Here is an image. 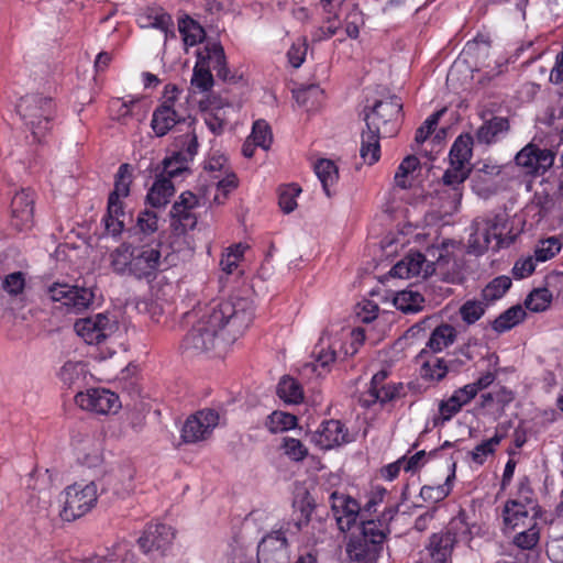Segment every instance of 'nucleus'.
<instances>
[{"label":"nucleus","instance_id":"nucleus-51","mask_svg":"<svg viewBox=\"0 0 563 563\" xmlns=\"http://www.w3.org/2000/svg\"><path fill=\"white\" fill-rule=\"evenodd\" d=\"M301 192V188L296 184L282 186L278 190V203L285 213L292 212L297 207L296 197Z\"/></svg>","mask_w":563,"mask_h":563},{"label":"nucleus","instance_id":"nucleus-39","mask_svg":"<svg viewBox=\"0 0 563 563\" xmlns=\"http://www.w3.org/2000/svg\"><path fill=\"white\" fill-rule=\"evenodd\" d=\"M509 129L508 120L500 117H494L483 123L477 130V141L485 144H490L495 141L499 133L506 132Z\"/></svg>","mask_w":563,"mask_h":563},{"label":"nucleus","instance_id":"nucleus-34","mask_svg":"<svg viewBox=\"0 0 563 563\" xmlns=\"http://www.w3.org/2000/svg\"><path fill=\"white\" fill-rule=\"evenodd\" d=\"M393 302L398 310L415 313L423 309L424 298L418 290L405 289L395 295Z\"/></svg>","mask_w":563,"mask_h":563},{"label":"nucleus","instance_id":"nucleus-54","mask_svg":"<svg viewBox=\"0 0 563 563\" xmlns=\"http://www.w3.org/2000/svg\"><path fill=\"white\" fill-rule=\"evenodd\" d=\"M214 179H218L217 181V189L222 192V199L219 195H216L214 202L217 203H223L224 199L228 197V194L236 188L238 186V178L234 173L224 170L221 175H216L213 177Z\"/></svg>","mask_w":563,"mask_h":563},{"label":"nucleus","instance_id":"nucleus-48","mask_svg":"<svg viewBox=\"0 0 563 563\" xmlns=\"http://www.w3.org/2000/svg\"><path fill=\"white\" fill-rule=\"evenodd\" d=\"M552 301V294L548 288L533 289L525 300V307L532 312L545 311Z\"/></svg>","mask_w":563,"mask_h":563},{"label":"nucleus","instance_id":"nucleus-31","mask_svg":"<svg viewBox=\"0 0 563 563\" xmlns=\"http://www.w3.org/2000/svg\"><path fill=\"white\" fill-rule=\"evenodd\" d=\"M175 188L172 180L165 177H157L152 188L147 192L146 200L154 208H161L168 203L174 195Z\"/></svg>","mask_w":563,"mask_h":563},{"label":"nucleus","instance_id":"nucleus-8","mask_svg":"<svg viewBox=\"0 0 563 563\" xmlns=\"http://www.w3.org/2000/svg\"><path fill=\"white\" fill-rule=\"evenodd\" d=\"M402 103L393 96L386 100H378L368 109L365 108L364 122L366 128L378 130L383 136L389 137L398 131V119L401 117Z\"/></svg>","mask_w":563,"mask_h":563},{"label":"nucleus","instance_id":"nucleus-58","mask_svg":"<svg viewBox=\"0 0 563 563\" xmlns=\"http://www.w3.org/2000/svg\"><path fill=\"white\" fill-rule=\"evenodd\" d=\"M25 287V274L23 272H13L7 275L2 280V288L10 296H18L23 292Z\"/></svg>","mask_w":563,"mask_h":563},{"label":"nucleus","instance_id":"nucleus-52","mask_svg":"<svg viewBox=\"0 0 563 563\" xmlns=\"http://www.w3.org/2000/svg\"><path fill=\"white\" fill-rule=\"evenodd\" d=\"M449 109L446 107L431 114L416 131L415 142L422 144L427 141L430 134L435 130L441 118L446 114Z\"/></svg>","mask_w":563,"mask_h":563},{"label":"nucleus","instance_id":"nucleus-12","mask_svg":"<svg viewBox=\"0 0 563 563\" xmlns=\"http://www.w3.org/2000/svg\"><path fill=\"white\" fill-rule=\"evenodd\" d=\"M175 97H167L153 111L151 128L157 137L165 136L169 131L176 128L179 132L184 131L183 126L195 124L196 119L191 115H180L174 108Z\"/></svg>","mask_w":563,"mask_h":563},{"label":"nucleus","instance_id":"nucleus-6","mask_svg":"<svg viewBox=\"0 0 563 563\" xmlns=\"http://www.w3.org/2000/svg\"><path fill=\"white\" fill-rule=\"evenodd\" d=\"M217 71V76L223 81H235V76L230 75L227 68V59L223 47L219 43H213L205 48V53H198V60L194 67L191 85L201 92L209 91L213 86V77L210 67Z\"/></svg>","mask_w":563,"mask_h":563},{"label":"nucleus","instance_id":"nucleus-26","mask_svg":"<svg viewBox=\"0 0 563 563\" xmlns=\"http://www.w3.org/2000/svg\"><path fill=\"white\" fill-rule=\"evenodd\" d=\"M158 219L154 211L144 210L139 213L136 224L131 229L133 243H151V240H157L155 233L158 229Z\"/></svg>","mask_w":563,"mask_h":563},{"label":"nucleus","instance_id":"nucleus-24","mask_svg":"<svg viewBox=\"0 0 563 563\" xmlns=\"http://www.w3.org/2000/svg\"><path fill=\"white\" fill-rule=\"evenodd\" d=\"M439 351H431L427 345L416 356V363L420 366V376L424 379H442L448 372L443 358L435 356Z\"/></svg>","mask_w":563,"mask_h":563},{"label":"nucleus","instance_id":"nucleus-1","mask_svg":"<svg viewBox=\"0 0 563 563\" xmlns=\"http://www.w3.org/2000/svg\"><path fill=\"white\" fill-rule=\"evenodd\" d=\"M253 302L249 298L230 297L207 306L183 340V349L192 355L208 353L220 340L234 341L252 323Z\"/></svg>","mask_w":563,"mask_h":563},{"label":"nucleus","instance_id":"nucleus-41","mask_svg":"<svg viewBox=\"0 0 563 563\" xmlns=\"http://www.w3.org/2000/svg\"><path fill=\"white\" fill-rule=\"evenodd\" d=\"M314 172L322 184L323 190L328 197H331L329 187L333 185L339 177L338 167L327 158H321L314 164Z\"/></svg>","mask_w":563,"mask_h":563},{"label":"nucleus","instance_id":"nucleus-25","mask_svg":"<svg viewBox=\"0 0 563 563\" xmlns=\"http://www.w3.org/2000/svg\"><path fill=\"white\" fill-rule=\"evenodd\" d=\"M133 474L131 470L121 472V474H108L101 479L100 495L111 494L112 497L123 498L133 490Z\"/></svg>","mask_w":563,"mask_h":563},{"label":"nucleus","instance_id":"nucleus-37","mask_svg":"<svg viewBox=\"0 0 563 563\" xmlns=\"http://www.w3.org/2000/svg\"><path fill=\"white\" fill-rule=\"evenodd\" d=\"M276 393L287 404H299L303 400L301 385L290 376H283L280 378Z\"/></svg>","mask_w":563,"mask_h":563},{"label":"nucleus","instance_id":"nucleus-46","mask_svg":"<svg viewBox=\"0 0 563 563\" xmlns=\"http://www.w3.org/2000/svg\"><path fill=\"white\" fill-rule=\"evenodd\" d=\"M323 91L318 85H309L294 91V97L299 106L307 110L316 108L322 98Z\"/></svg>","mask_w":563,"mask_h":563},{"label":"nucleus","instance_id":"nucleus-64","mask_svg":"<svg viewBox=\"0 0 563 563\" xmlns=\"http://www.w3.org/2000/svg\"><path fill=\"white\" fill-rule=\"evenodd\" d=\"M197 224V218L191 213V210L187 211L180 218L172 221V228L177 235L185 234L188 230L195 229Z\"/></svg>","mask_w":563,"mask_h":563},{"label":"nucleus","instance_id":"nucleus-15","mask_svg":"<svg viewBox=\"0 0 563 563\" xmlns=\"http://www.w3.org/2000/svg\"><path fill=\"white\" fill-rule=\"evenodd\" d=\"M219 423V415L213 409H203L191 415L181 428V442L194 444L207 440Z\"/></svg>","mask_w":563,"mask_h":563},{"label":"nucleus","instance_id":"nucleus-43","mask_svg":"<svg viewBox=\"0 0 563 563\" xmlns=\"http://www.w3.org/2000/svg\"><path fill=\"white\" fill-rule=\"evenodd\" d=\"M527 529L514 537V544L521 550H532L540 541V528L534 517L530 518Z\"/></svg>","mask_w":563,"mask_h":563},{"label":"nucleus","instance_id":"nucleus-9","mask_svg":"<svg viewBox=\"0 0 563 563\" xmlns=\"http://www.w3.org/2000/svg\"><path fill=\"white\" fill-rule=\"evenodd\" d=\"M132 183V172L129 164H122L115 175L114 188L108 198V212L104 218L106 229L112 235L123 231L124 222L120 217L124 216L121 198L128 197Z\"/></svg>","mask_w":563,"mask_h":563},{"label":"nucleus","instance_id":"nucleus-19","mask_svg":"<svg viewBox=\"0 0 563 563\" xmlns=\"http://www.w3.org/2000/svg\"><path fill=\"white\" fill-rule=\"evenodd\" d=\"M175 537L170 526L164 523L148 525L143 534L137 539V544L144 554L158 551L162 554L172 543Z\"/></svg>","mask_w":563,"mask_h":563},{"label":"nucleus","instance_id":"nucleus-45","mask_svg":"<svg viewBox=\"0 0 563 563\" xmlns=\"http://www.w3.org/2000/svg\"><path fill=\"white\" fill-rule=\"evenodd\" d=\"M297 424V417L284 411L272 412L265 422L266 428L272 433H279L295 428Z\"/></svg>","mask_w":563,"mask_h":563},{"label":"nucleus","instance_id":"nucleus-3","mask_svg":"<svg viewBox=\"0 0 563 563\" xmlns=\"http://www.w3.org/2000/svg\"><path fill=\"white\" fill-rule=\"evenodd\" d=\"M467 231V252L481 255L488 250L492 242H494L492 245L494 251L509 247L522 232V227L515 228V221L509 224V216L506 210H499L476 217Z\"/></svg>","mask_w":563,"mask_h":563},{"label":"nucleus","instance_id":"nucleus-4","mask_svg":"<svg viewBox=\"0 0 563 563\" xmlns=\"http://www.w3.org/2000/svg\"><path fill=\"white\" fill-rule=\"evenodd\" d=\"M399 511V506L387 507L377 519H363L360 532L352 534L346 553L352 563H377L384 544L390 533V523Z\"/></svg>","mask_w":563,"mask_h":563},{"label":"nucleus","instance_id":"nucleus-38","mask_svg":"<svg viewBox=\"0 0 563 563\" xmlns=\"http://www.w3.org/2000/svg\"><path fill=\"white\" fill-rule=\"evenodd\" d=\"M420 167V162L417 156H406L398 166L394 181L400 189H409L412 186V173Z\"/></svg>","mask_w":563,"mask_h":563},{"label":"nucleus","instance_id":"nucleus-33","mask_svg":"<svg viewBox=\"0 0 563 563\" xmlns=\"http://www.w3.org/2000/svg\"><path fill=\"white\" fill-rule=\"evenodd\" d=\"M526 310L521 305H516L500 313L493 322L492 328L497 333L509 331L526 318Z\"/></svg>","mask_w":563,"mask_h":563},{"label":"nucleus","instance_id":"nucleus-53","mask_svg":"<svg viewBox=\"0 0 563 563\" xmlns=\"http://www.w3.org/2000/svg\"><path fill=\"white\" fill-rule=\"evenodd\" d=\"M561 250V243L555 236H551L540 242L534 250L537 262H545L554 257Z\"/></svg>","mask_w":563,"mask_h":563},{"label":"nucleus","instance_id":"nucleus-29","mask_svg":"<svg viewBox=\"0 0 563 563\" xmlns=\"http://www.w3.org/2000/svg\"><path fill=\"white\" fill-rule=\"evenodd\" d=\"M183 134L175 137V147L178 148L174 154L176 158H181L183 161L189 162L192 161L194 156L198 151V137L194 128V124H187L186 129L181 131Z\"/></svg>","mask_w":563,"mask_h":563},{"label":"nucleus","instance_id":"nucleus-42","mask_svg":"<svg viewBox=\"0 0 563 563\" xmlns=\"http://www.w3.org/2000/svg\"><path fill=\"white\" fill-rule=\"evenodd\" d=\"M455 468L456 462H452L451 473L446 476L445 482L442 485L438 486H423L420 493L421 496L424 499H430L435 503L444 499L453 487V483L455 479Z\"/></svg>","mask_w":563,"mask_h":563},{"label":"nucleus","instance_id":"nucleus-50","mask_svg":"<svg viewBox=\"0 0 563 563\" xmlns=\"http://www.w3.org/2000/svg\"><path fill=\"white\" fill-rule=\"evenodd\" d=\"M487 303L479 300H466L460 307V316L468 325L474 324L485 313Z\"/></svg>","mask_w":563,"mask_h":563},{"label":"nucleus","instance_id":"nucleus-47","mask_svg":"<svg viewBox=\"0 0 563 563\" xmlns=\"http://www.w3.org/2000/svg\"><path fill=\"white\" fill-rule=\"evenodd\" d=\"M178 30L183 35L185 44L189 46L199 43L205 35L203 29L189 16L179 20Z\"/></svg>","mask_w":563,"mask_h":563},{"label":"nucleus","instance_id":"nucleus-59","mask_svg":"<svg viewBox=\"0 0 563 563\" xmlns=\"http://www.w3.org/2000/svg\"><path fill=\"white\" fill-rule=\"evenodd\" d=\"M555 201L547 191H537L532 199V206L538 208V217L540 219L547 217L554 208Z\"/></svg>","mask_w":563,"mask_h":563},{"label":"nucleus","instance_id":"nucleus-56","mask_svg":"<svg viewBox=\"0 0 563 563\" xmlns=\"http://www.w3.org/2000/svg\"><path fill=\"white\" fill-rule=\"evenodd\" d=\"M187 163L188 162L183 161L181 158H176L175 154L172 157H166L162 163L163 169L158 177H165L172 180V178H175L181 173L188 170Z\"/></svg>","mask_w":563,"mask_h":563},{"label":"nucleus","instance_id":"nucleus-7","mask_svg":"<svg viewBox=\"0 0 563 563\" xmlns=\"http://www.w3.org/2000/svg\"><path fill=\"white\" fill-rule=\"evenodd\" d=\"M16 111L31 131L34 141L40 142L48 131L53 118L54 102L52 98L38 93L26 95L20 99Z\"/></svg>","mask_w":563,"mask_h":563},{"label":"nucleus","instance_id":"nucleus-61","mask_svg":"<svg viewBox=\"0 0 563 563\" xmlns=\"http://www.w3.org/2000/svg\"><path fill=\"white\" fill-rule=\"evenodd\" d=\"M283 446L285 453L294 461H302L308 454L307 448L294 438H285Z\"/></svg>","mask_w":563,"mask_h":563},{"label":"nucleus","instance_id":"nucleus-60","mask_svg":"<svg viewBox=\"0 0 563 563\" xmlns=\"http://www.w3.org/2000/svg\"><path fill=\"white\" fill-rule=\"evenodd\" d=\"M500 442V438L495 435L492 439L478 444L473 451L470 452L472 460L482 465L486 456L494 452V448Z\"/></svg>","mask_w":563,"mask_h":563},{"label":"nucleus","instance_id":"nucleus-57","mask_svg":"<svg viewBox=\"0 0 563 563\" xmlns=\"http://www.w3.org/2000/svg\"><path fill=\"white\" fill-rule=\"evenodd\" d=\"M457 412V390L453 391L446 401L439 405V416L434 418V426L443 424L449 421Z\"/></svg>","mask_w":563,"mask_h":563},{"label":"nucleus","instance_id":"nucleus-62","mask_svg":"<svg viewBox=\"0 0 563 563\" xmlns=\"http://www.w3.org/2000/svg\"><path fill=\"white\" fill-rule=\"evenodd\" d=\"M536 257L528 256L516 261L512 267V276L516 279H522L530 276L536 269Z\"/></svg>","mask_w":563,"mask_h":563},{"label":"nucleus","instance_id":"nucleus-32","mask_svg":"<svg viewBox=\"0 0 563 563\" xmlns=\"http://www.w3.org/2000/svg\"><path fill=\"white\" fill-rule=\"evenodd\" d=\"M504 523L512 530L519 527H526V520L529 519L527 507L521 501L508 500L503 510Z\"/></svg>","mask_w":563,"mask_h":563},{"label":"nucleus","instance_id":"nucleus-49","mask_svg":"<svg viewBox=\"0 0 563 563\" xmlns=\"http://www.w3.org/2000/svg\"><path fill=\"white\" fill-rule=\"evenodd\" d=\"M250 139H252L255 145L267 151L273 142V134L268 123L264 120L255 121Z\"/></svg>","mask_w":563,"mask_h":563},{"label":"nucleus","instance_id":"nucleus-11","mask_svg":"<svg viewBox=\"0 0 563 563\" xmlns=\"http://www.w3.org/2000/svg\"><path fill=\"white\" fill-rule=\"evenodd\" d=\"M287 533L295 534L290 522L262 538L257 547L260 563H288L289 544L286 537Z\"/></svg>","mask_w":563,"mask_h":563},{"label":"nucleus","instance_id":"nucleus-55","mask_svg":"<svg viewBox=\"0 0 563 563\" xmlns=\"http://www.w3.org/2000/svg\"><path fill=\"white\" fill-rule=\"evenodd\" d=\"M404 389L402 384L397 385H384L379 387L378 389H375L369 396L372 397L371 400H365L368 405L369 402H376L380 401L382 404H385L387 401H391L396 398H398L401 394V390Z\"/></svg>","mask_w":563,"mask_h":563},{"label":"nucleus","instance_id":"nucleus-2","mask_svg":"<svg viewBox=\"0 0 563 563\" xmlns=\"http://www.w3.org/2000/svg\"><path fill=\"white\" fill-rule=\"evenodd\" d=\"M457 245L453 239H442L438 246L428 249L430 258L420 252H410L396 263L389 275L398 278L422 277L423 279L439 271L448 282H454L457 274Z\"/></svg>","mask_w":563,"mask_h":563},{"label":"nucleus","instance_id":"nucleus-17","mask_svg":"<svg viewBox=\"0 0 563 563\" xmlns=\"http://www.w3.org/2000/svg\"><path fill=\"white\" fill-rule=\"evenodd\" d=\"M75 401L81 409L100 415H106L120 408L118 395L108 389L95 388L86 393H77Z\"/></svg>","mask_w":563,"mask_h":563},{"label":"nucleus","instance_id":"nucleus-36","mask_svg":"<svg viewBox=\"0 0 563 563\" xmlns=\"http://www.w3.org/2000/svg\"><path fill=\"white\" fill-rule=\"evenodd\" d=\"M456 338V329L449 323L438 325L431 333L427 346L431 351L441 352L443 349L454 342Z\"/></svg>","mask_w":563,"mask_h":563},{"label":"nucleus","instance_id":"nucleus-35","mask_svg":"<svg viewBox=\"0 0 563 563\" xmlns=\"http://www.w3.org/2000/svg\"><path fill=\"white\" fill-rule=\"evenodd\" d=\"M294 508L300 512V517L291 523L294 533H297L302 529V527L309 523L311 515L316 508V503L313 497L308 492H305L302 495L295 498Z\"/></svg>","mask_w":563,"mask_h":563},{"label":"nucleus","instance_id":"nucleus-44","mask_svg":"<svg viewBox=\"0 0 563 563\" xmlns=\"http://www.w3.org/2000/svg\"><path fill=\"white\" fill-rule=\"evenodd\" d=\"M511 279L508 276L501 275L495 277L482 290L483 300L486 302H493L500 299L511 287Z\"/></svg>","mask_w":563,"mask_h":563},{"label":"nucleus","instance_id":"nucleus-13","mask_svg":"<svg viewBox=\"0 0 563 563\" xmlns=\"http://www.w3.org/2000/svg\"><path fill=\"white\" fill-rule=\"evenodd\" d=\"M473 137L471 134H460V184L472 177V181H486V177L496 176L500 173L497 165L487 162H477L468 167V159L472 157Z\"/></svg>","mask_w":563,"mask_h":563},{"label":"nucleus","instance_id":"nucleus-30","mask_svg":"<svg viewBox=\"0 0 563 563\" xmlns=\"http://www.w3.org/2000/svg\"><path fill=\"white\" fill-rule=\"evenodd\" d=\"M132 256L133 242L122 243L110 254V265L112 271L120 276H131Z\"/></svg>","mask_w":563,"mask_h":563},{"label":"nucleus","instance_id":"nucleus-28","mask_svg":"<svg viewBox=\"0 0 563 563\" xmlns=\"http://www.w3.org/2000/svg\"><path fill=\"white\" fill-rule=\"evenodd\" d=\"M382 137L384 136L378 130L366 126L362 130L360 155L366 164L373 165L378 162L380 157L379 140Z\"/></svg>","mask_w":563,"mask_h":563},{"label":"nucleus","instance_id":"nucleus-20","mask_svg":"<svg viewBox=\"0 0 563 563\" xmlns=\"http://www.w3.org/2000/svg\"><path fill=\"white\" fill-rule=\"evenodd\" d=\"M33 192L22 189L16 192L11 201V225L18 230H27L33 225Z\"/></svg>","mask_w":563,"mask_h":563},{"label":"nucleus","instance_id":"nucleus-5","mask_svg":"<svg viewBox=\"0 0 563 563\" xmlns=\"http://www.w3.org/2000/svg\"><path fill=\"white\" fill-rule=\"evenodd\" d=\"M161 240L151 243H133L131 276L146 282H153L157 274L175 265L176 256L168 251Z\"/></svg>","mask_w":563,"mask_h":563},{"label":"nucleus","instance_id":"nucleus-40","mask_svg":"<svg viewBox=\"0 0 563 563\" xmlns=\"http://www.w3.org/2000/svg\"><path fill=\"white\" fill-rule=\"evenodd\" d=\"M495 378L496 374L488 371L481 375L476 382L467 384L463 388H460V409L462 408V406L466 405L473 398H475L478 391L492 385Z\"/></svg>","mask_w":563,"mask_h":563},{"label":"nucleus","instance_id":"nucleus-27","mask_svg":"<svg viewBox=\"0 0 563 563\" xmlns=\"http://www.w3.org/2000/svg\"><path fill=\"white\" fill-rule=\"evenodd\" d=\"M488 53L489 43L485 40L474 38L465 44L460 55L463 56V62L468 70L474 71L485 64Z\"/></svg>","mask_w":563,"mask_h":563},{"label":"nucleus","instance_id":"nucleus-23","mask_svg":"<svg viewBox=\"0 0 563 563\" xmlns=\"http://www.w3.org/2000/svg\"><path fill=\"white\" fill-rule=\"evenodd\" d=\"M109 319L102 313L80 319L75 323V330L89 344H99L107 338Z\"/></svg>","mask_w":563,"mask_h":563},{"label":"nucleus","instance_id":"nucleus-16","mask_svg":"<svg viewBox=\"0 0 563 563\" xmlns=\"http://www.w3.org/2000/svg\"><path fill=\"white\" fill-rule=\"evenodd\" d=\"M515 159L516 164L525 168L527 174L543 175L553 166L555 153L529 143L516 155Z\"/></svg>","mask_w":563,"mask_h":563},{"label":"nucleus","instance_id":"nucleus-18","mask_svg":"<svg viewBox=\"0 0 563 563\" xmlns=\"http://www.w3.org/2000/svg\"><path fill=\"white\" fill-rule=\"evenodd\" d=\"M330 498L332 500L331 508L341 531L345 532L351 530L358 518L361 521L363 520V512L356 499L336 492L332 493Z\"/></svg>","mask_w":563,"mask_h":563},{"label":"nucleus","instance_id":"nucleus-22","mask_svg":"<svg viewBox=\"0 0 563 563\" xmlns=\"http://www.w3.org/2000/svg\"><path fill=\"white\" fill-rule=\"evenodd\" d=\"M456 542L457 532L453 526L445 531L433 533L428 544L432 560L438 563H445L451 558Z\"/></svg>","mask_w":563,"mask_h":563},{"label":"nucleus","instance_id":"nucleus-21","mask_svg":"<svg viewBox=\"0 0 563 563\" xmlns=\"http://www.w3.org/2000/svg\"><path fill=\"white\" fill-rule=\"evenodd\" d=\"M314 441L322 449L329 450L351 442L352 438L344 423L340 420L331 419L321 423L320 429L314 435Z\"/></svg>","mask_w":563,"mask_h":563},{"label":"nucleus","instance_id":"nucleus-10","mask_svg":"<svg viewBox=\"0 0 563 563\" xmlns=\"http://www.w3.org/2000/svg\"><path fill=\"white\" fill-rule=\"evenodd\" d=\"M64 506L60 517L65 521H74L89 512L98 499V486L95 482L86 485L75 483L64 490Z\"/></svg>","mask_w":563,"mask_h":563},{"label":"nucleus","instance_id":"nucleus-63","mask_svg":"<svg viewBox=\"0 0 563 563\" xmlns=\"http://www.w3.org/2000/svg\"><path fill=\"white\" fill-rule=\"evenodd\" d=\"M225 111L223 108H218L214 112L208 113L205 118V122L210 131L214 134H221L227 124L224 118Z\"/></svg>","mask_w":563,"mask_h":563},{"label":"nucleus","instance_id":"nucleus-14","mask_svg":"<svg viewBox=\"0 0 563 563\" xmlns=\"http://www.w3.org/2000/svg\"><path fill=\"white\" fill-rule=\"evenodd\" d=\"M47 294L53 301L60 302L68 312H81L87 309L93 299L90 288L71 286L64 283H54L47 288Z\"/></svg>","mask_w":563,"mask_h":563}]
</instances>
